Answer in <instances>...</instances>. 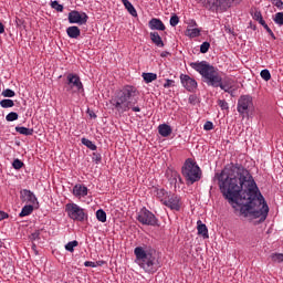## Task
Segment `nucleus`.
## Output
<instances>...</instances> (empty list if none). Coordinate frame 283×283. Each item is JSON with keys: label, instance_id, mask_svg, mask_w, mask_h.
I'll return each instance as SVG.
<instances>
[{"label": "nucleus", "instance_id": "obj_27", "mask_svg": "<svg viewBox=\"0 0 283 283\" xmlns=\"http://www.w3.org/2000/svg\"><path fill=\"white\" fill-rule=\"evenodd\" d=\"M82 145H84L85 147H87L88 149H91V151H96L97 147L96 144H94L92 140L83 137L81 139Z\"/></svg>", "mask_w": 283, "mask_h": 283}, {"label": "nucleus", "instance_id": "obj_37", "mask_svg": "<svg viewBox=\"0 0 283 283\" xmlns=\"http://www.w3.org/2000/svg\"><path fill=\"white\" fill-rule=\"evenodd\" d=\"M30 240H32V242L36 241V240H41V231L40 230H35L33 233L30 234Z\"/></svg>", "mask_w": 283, "mask_h": 283}, {"label": "nucleus", "instance_id": "obj_25", "mask_svg": "<svg viewBox=\"0 0 283 283\" xmlns=\"http://www.w3.org/2000/svg\"><path fill=\"white\" fill-rule=\"evenodd\" d=\"M142 78L145 83H154L158 78V75L156 73H143Z\"/></svg>", "mask_w": 283, "mask_h": 283}, {"label": "nucleus", "instance_id": "obj_30", "mask_svg": "<svg viewBox=\"0 0 283 283\" xmlns=\"http://www.w3.org/2000/svg\"><path fill=\"white\" fill-rule=\"evenodd\" d=\"M78 247V241H70L69 243L65 244V250L70 251V253H74V248Z\"/></svg>", "mask_w": 283, "mask_h": 283}, {"label": "nucleus", "instance_id": "obj_49", "mask_svg": "<svg viewBox=\"0 0 283 283\" xmlns=\"http://www.w3.org/2000/svg\"><path fill=\"white\" fill-rule=\"evenodd\" d=\"M178 179L181 180L180 175L178 172L172 174V182H178Z\"/></svg>", "mask_w": 283, "mask_h": 283}, {"label": "nucleus", "instance_id": "obj_12", "mask_svg": "<svg viewBox=\"0 0 283 283\" xmlns=\"http://www.w3.org/2000/svg\"><path fill=\"white\" fill-rule=\"evenodd\" d=\"M180 81H181L182 87H185L187 92H196V90H198V82L191 76L187 74H181Z\"/></svg>", "mask_w": 283, "mask_h": 283}, {"label": "nucleus", "instance_id": "obj_17", "mask_svg": "<svg viewBox=\"0 0 283 283\" xmlns=\"http://www.w3.org/2000/svg\"><path fill=\"white\" fill-rule=\"evenodd\" d=\"M88 189L86 186L84 185H81V184H76L74 187H73V196H75V198H85V196H87L88 193Z\"/></svg>", "mask_w": 283, "mask_h": 283}, {"label": "nucleus", "instance_id": "obj_28", "mask_svg": "<svg viewBox=\"0 0 283 283\" xmlns=\"http://www.w3.org/2000/svg\"><path fill=\"white\" fill-rule=\"evenodd\" d=\"M96 219L98 222H107V213L103 209L96 211Z\"/></svg>", "mask_w": 283, "mask_h": 283}, {"label": "nucleus", "instance_id": "obj_23", "mask_svg": "<svg viewBox=\"0 0 283 283\" xmlns=\"http://www.w3.org/2000/svg\"><path fill=\"white\" fill-rule=\"evenodd\" d=\"M122 3L126 8V10L129 12L132 17H138V12L136 11V8H134V4L129 2V0H122Z\"/></svg>", "mask_w": 283, "mask_h": 283}, {"label": "nucleus", "instance_id": "obj_50", "mask_svg": "<svg viewBox=\"0 0 283 283\" xmlns=\"http://www.w3.org/2000/svg\"><path fill=\"white\" fill-rule=\"evenodd\" d=\"M8 218V213L0 211V221L6 220Z\"/></svg>", "mask_w": 283, "mask_h": 283}, {"label": "nucleus", "instance_id": "obj_53", "mask_svg": "<svg viewBox=\"0 0 283 283\" xmlns=\"http://www.w3.org/2000/svg\"><path fill=\"white\" fill-rule=\"evenodd\" d=\"M193 101H196V96H190L189 97V103H193Z\"/></svg>", "mask_w": 283, "mask_h": 283}, {"label": "nucleus", "instance_id": "obj_48", "mask_svg": "<svg viewBox=\"0 0 283 283\" xmlns=\"http://www.w3.org/2000/svg\"><path fill=\"white\" fill-rule=\"evenodd\" d=\"M84 266H90L91 269H96V263L93 261H86Z\"/></svg>", "mask_w": 283, "mask_h": 283}, {"label": "nucleus", "instance_id": "obj_33", "mask_svg": "<svg viewBox=\"0 0 283 283\" xmlns=\"http://www.w3.org/2000/svg\"><path fill=\"white\" fill-rule=\"evenodd\" d=\"M2 96H4V98H14V96H17V93H14V91L10 88H7L2 91Z\"/></svg>", "mask_w": 283, "mask_h": 283}, {"label": "nucleus", "instance_id": "obj_5", "mask_svg": "<svg viewBox=\"0 0 283 283\" xmlns=\"http://www.w3.org/2000/svg\"><path fill=\"white\" fill-rule=\"evenodd\" d=\"M184 178L186 179L187 185H193L202 178V169L196 161L191 158L187 159L181 168Z\"/></svg>", "mask_w": 283, "mask_h": 283}, {"label": "nucleus", "instance_id": "obj_46", "mask_svg": "<svg viewBox=\"0 0 283 283\" xmlns=\"http://www.w3.org/2000/svg\"><path fill=\"white\" fill-rule=\"evenodd\" d=\"M263 28L264 30H266L272 39H275V33H273V30H271V28H269V24H265Z\"/></svg>", "mask_w": 283, "mask_h": 283}, {"label": "nucleus", "instance_id": "obj_41", "mask_svg": "<svg viewBox=\"0 0 283 283\" xmlns=\"http://www.w3.org/2000/svg\"><path fill=\"white\" fill-rule=\"evenodd\" d=\"M92 160H93V163H95L96 165H99V163H101V160H102L101 154H98V153H93Z\"/></svg>", "mask_w": 283, "mask_h": 283}, {"label": "nucleus", "instance_id": "obj_32", "mask_svg": "<svg viewBox=\"0 0 283 283\" xmlns=\"http://www.w3.org/2000/svg\"><path fill=\"white\" fill-rule=\"evenodd\" d=\"M273 21H274V23H276V25L282 27L283 25V12L275 13Z\"/></svg>", "mask_w": 283, "mask_h": 283}, {"label": "nucleus", "instance_id": "obj_2", "mask_svg": "<svg viewBox=\"0 0 283 283\" xmlns=\"http://www.w3.org/2000/svg\"><path fill=\"white\" fill-rule=\"evenodd\" d=\"M190 67L196 70V72H199L207 85H210L211 87H220V90H223V92L231 94V90H233V80L226 77L222 81L220 73H218L216 67L209 64L207 61L192 62L190 63Z\"/></svg>", "mask_w": 283, "mask_h": 283}, {"label": "nucleus", "instance_id": "obj_16", "mask_svg": "<svg viewBox=\"0 0 283 283\" xmlns=\"http://www.w3.org/2000/svg\"><path fill=\"white\" fill-rule=\"evenodd\" d=\"M242 0H214L212 2V8H219L220 10H227L231 8V3H240Z\"/></svg>", "mask_w": 283, "mask_h": 283}, {"label": "nucleus", "instance_id": "obj_44", "mask_svg": "<svg viewBox=\"0 0 283 283\" xmlns=\"http://www.w3.org/2000/svg\"><path fill=\"white\" fill-rule=\"evenodd\" d=\"M272 4L275 6L279 10H283V1L282 0H272Z\"/></svg>", "mask_w": 283, "mask_h": 283}, {"label": "nucleus", "instance_id": "obj_20", "mask_svg": "<svg viewBox=\"0 0 283 283\" xmlns=\"http://www.w3.org/2000/svg\"><path fill=\"white\" fill-rule=\"evenodd\" d=\"M156 197L158 198V200H160V202L163 205H165V201L167 200V198H169V195L171 193L170 191H167L163 188H157L155 190Z\"/></svg>", "mask_w": 283, "mask_h": 283}, {"label": "nucleus", "instance_id": "obj_52", "mask_svg": "<svg viewBox=\"0 0 283 283\" xmlns=\"http://www.w3.org/2000/svg\"><path fill=\"white\" fill-rule=\"evenodd\" d=\"M3 32H6V27L0 22V34H3Z\"/></svg>", "mask_w": 283, "mask_h": 283}, {"label": "nucleus", "instance_id": "obj_39", "mask_svg": "<svg viewBox=\"0 0 283 283\" xmlns=\"http://www.w3.org/2000/svg\"><path fill=\"white\" fill-rule=\"evenodd\" d=\"M12 167L13 169H21L23 167V161H21V159H14L12 163Z\"/></svg>", "mask_w": 283, "mask_h": 283}, {"label": "nucleus", "instance_id": "obj_7", "mask_svg": "<svg viewBox=\"0 0 283 283\" xmlns=\"http://www.w3.org/2000/svg\"><path fill=\"white\" fill-rule=\"evenodd\" d=\"M137 220L146 227H158V218L145 207L137 213Z\"/></svg>", "mask_w": 283, "mask_h": 283}, {"label": "nucleus", "instance_id": "obj_36", "mask_svg": "<svg viewBox=\"0 0 283 283\" xmlns=\"http://www.w3.org/2000/svg\"><path fill=\"white\" fill-rule=\"evenodd\" d=\"M211 48V44L209 42H203L200 45V52L201 54H207V52H209V49Z\"/></svg>", "mask_w": 283, "mask_h": 283}, {"label": "nucleus", "instance_id": "obj_19", "mask_svg": "<svg viewBox=\"0 0 283 283\" xmlns=\"http://www.w3.org/2000/svg\"><path fill=\"white\" fill-rule=\"evenodd\" d=\"M150 41L156 45L157 48H165V42H163V38L158 32H150Z\"/></svg>", "mask_w": 283, "mask_h": 283}, {"label": "nucleus", "instance_id": "obj_15", "mask_svg": "<svg viewBox=\"0 0 283 283\" xmlns=\"http://www.w3.org/2000/svg\"><path fill=\"white\" fill-rule=\"evenodd\" d=\"M20 198L23 202H30V205H35L38 200L34 192L28 189H23L20 191Z\"/></svg>", "mask_w": 283, "mask_h": 283}, {"label": "nucleus", "instance_id": "obj_31", "mask_svg": "<svg viewBox=\"0 0 283 283\" xmlns=\"http://www.w3.org/2000/svg\"><path fill=\"white\" fill-rule=\"evenodd\" d=\"M6 120L8 123H12L14 120H19V114L17 112H11L6 116Z\"/></svg>", "mask_w": 283, "mask_h": 283}, {"label": "nucleus", "instance_id": "obj_29", "mask_svg": "<svg viewBox=\"0 0 283 283\" xmlns=\"http://www.w3.org/2000/svg\"><path fill=\"white\" fill-rule=\"evenodd\" d=\"M0 106L3 107V109L14 107V101H12V99H1L0 101Z\"/></svg>", "mask_w": 283, "mask_h": 283}, {"label": "nucleus", "instance_id": "obj_9", "mask_svg": "<svg viewBox=\"0 0 283 283\" xmlns=\"http://www.w3.org/2000/svg\"><path fill=\"white\" fill-rule=\"evenodd\" d=\"M165 207H168L171 211H180L182 208V199H180V196L170 192L168 198L164 202Z\"/></svg>", "mask_w": 283, "mask_h": 283}, {"label": "nucleus", "instance_id": "obj_43", "mask_svg": "<svg viewBox=\"0 0 283 283\" xmlns=\"http://www.w3.org/2000/svg\"><path fill=\"white\" fill-rule=\"evenodd\" d=\"M205 132H211L213 129V122H206L203 125Z\"/></svg>", "mask_w": 283, "mask_h": 283}, {"label": "nucleus", "instance_id": "obj_55", "mask_svg": "<svg viewBox=\"0 0 283 283\" xmlns=\"http://www.w3.org/2000/svg\"><path fill=\"white\" fill-rule=\"evenodd\" d=\"M91 118H96V115L93 113V114H90Z\"/></svg>", "mask_w": 283, "mask_h": 283}, {"label": "nucleus", "instance_id": "obj_8", "mask_svg": "<svg viewBox=\"0 0 283 283\" xmlns=\"http://www.w3.org/2000/svg\"><path fill=\"white\" fill-rule=\"evenodd\" d=\"M66 85V91L71 92V94H78L84 92L83 82H81V77L77 74H67Z\"/></svg>", "mask_w": 283, "mask_h": 283}, {"label": "nucleus", "instance_id": "obj_54", "mask_svg": "<svg viewBox=\"0 0 283 283\" xmlns=\"http://www.w3.org/2000/svg\"><path fill=\"white\" fill-rule=\"evenodd\" d=\"M167 54H169V52H163V53L160 54V56H161V57H165V56H167Z\"/></svg>", "mask_w": 283, "mask_h": 283}, {"label": "nucleus", "instance_id": "obj_45", "mask_svg": "<svg viewBox=\"0 0 283 283\" xmlns=\"http://www.w3.org/2000/svg\"><path fill=\"white\" fill-rule=\"evenodd\" d=\"M176 82L174 81V80H166V83L164 84V87L166 88V90H169V87H174V84H175Z\"/></svg>", "mask_w": 283, "mask_h": 283}, {"label": "nucleus", "instance_id": "obj_42", "mask_svg": "<svg viewBox=\"0 0 283 283\" xmlns=\"http://www.w3.org/2000/svg\"><path fill=\"white\" fill-rule=\"evenodd\" d=\"M218 105L221 109H229V103H227L224 99H219Z\"/></svg>", "mask_w": 283, "mask_h": 283}, {"label": "nucleus", "instance_id": "obj_56", "mask_svg": "<svg viewBox=\"0 0 283 283\" xmlns=\"http://www.w3.org/2000/svg\"><path fill=\"white\" fill-rule=\"evenodd\" d=\"M3 248V242L0 240V249Z\"/></svg>", "mask_w": 283, "mask_h": 283}, {"label": "nucleus", "instance_id": "obj_3", "mask_svg": "<svg viewBox=\"0 0 283 283\" xmlns=\"http://www.w3.org/2000/svg\"><path fill=\"white\" fill-rule=\"evenodd\" d=\"M138 96V88L127 85L111 99V105H113L118 114H125V112H129V109H132V112H140V108L136 106Z\"/></svg>", "mask_w": 283, "mask_h": 283}, {"label": "nucleus", "instance_id": "obj_51", "mask_svg": "<svg viewBox=\"0 0 283 283\" xmlns=\"http://www.w3.org/2000/svg\"><path fill=\"white\" fill-rule=\"evenodd\" d=\"M260 25H262L263 28L266 25V21H264V18H261L259 21Z\"/></svg>", "mask_w": 283, "mask_h": 283}, {"label": "nucleus", "instance_id": "obj_35", "mask_svg": "<svg viewBox=\"0 0 283 283\" xmlns=\"http://www.w3.org/2000/svg\"><path fill=\"white\" fill-rule=\"evenodd\" d=\"M261 78H263V81H271V72L268 69L262 70Z\"/></svg>", "mask_w": 283, "mask_h": 283}, {"label": "nucleus", "instance_id": "obj_34", "mask_svg": "<svg viewBox=\"0 0 283 283\" xmlns=\"http://www.w3.org/2000/svg\"><path fill=\"white\" fill-rule=\"evenodd\" d=\"M51 8H53V10H56V12H63V4H60L56 0L51 2Z\"/></svg>", "mask_w": 283, "mask_h": 283}, {"label": "nucleus", "instance_id": "obj_18", "mask_svg": "<svg viewBox=\"0 0 283 283\" xmlns=\"http://www.w3.org/2000/svg\"><path fill=\"white\" fill-rule=\"evenodd\" d=\"M197 231L198 235H202L205 240L209 238V229L207 228V224L202 223V220L197 221Z\"/></svg>", "mask_w": 283, "mask_h": 283}, {"label": "nucleus", "instance_id": "obj_40", "mask_svg": "<svg viewBox=\"0 0 283 283\" xmlns=\"http://www.w3.org/2000/svg\"><path fill=\"white\" fill-rule=\"evenodd\" d=\"M273 262H283V253H274L272 254Z\"/></svg>", "mask_w": 283, "mask_h": 283}, {"label": "nucleus", "instance_id": "obj_14", "mask_svg": "<svg viewBox=\"0 0 283 283\" xmlns=\"http://www.w3.org/2000/svg\"><path fill=\"white\" fill-rule=\"evenodd\" d=\"M149 30H157L159 32H165L167 30V27H165V23L163 20L158 18H153L148 22Z\"/></svg>", "mask_w": 283, "mask_h": 283}, {"label": "nucleus", "instance_id": "obj_26", "mask_svg": "<svg viewBox=\"0 0 283 283\" xmlns=\"http://www.w3.org/2000/svg\"><path fill=\"white\" fill-rule=\"evenodd\" d=\"M32 211H34V206L27 205L22 208L19 216H20V218H25V216H30L32 213Z\"/></svg>", "mask_w": 283, "mask_h": 283}, {"label": "nucleus", "instance_id": "obj_24", "mask_svg": "<svg viewBox=\"0 0 283 283\" xmlns=\"http://www.w3.org/2000/svg\"><path fill=\"white\" fill-rule=\"evenodd\" d=\"M15 132L22 136H32L34 134V128H28L24 126H17Z\"/></svg>", "mask_w": 283, "mask_h": 283}, {"label": "nucleus", "instance_id": "obj_57", "mask_svg": "<svg viewBox=\"0 0 283 283\" xmlns=\"http://www.w3.org/2000/svg\"><path fill=\"white\" fill-rule=\"evenodd\" d=\"M32 249H36V244L33 243V244H32Z\"/></svg>", "mask_w": 283, "mask_h": 283}, {"label": "nucleus", "instance_id": "obj_1", "mask_svg": "<svg viewBox=\"0 0 283 283\" xmlns=\"http://www.w3.org/2000/svg\"><path fill=\"white\" fill-rule=\"evenodd\" d=\"M219 189L229 205L244 218H260L264 222L269 216V205L260 193L251 172L241 164H228L216 174Z\"/></svg>", "mask_w": 283, "mask_h": 283}, {"label": "nucleus", "instance_id": "obj_38", "mask_svg": "<svg viewBox=\"0 0 283 283\" xmlns=\"http://www.w3.org/2000/svg\"><path fill=\"white\" fill-rule=\"evenodd\" d=\"M178 23H180V18H178L176 14L171 15L170 25L172 28H176V25H178Z\"/></svg>", "mask_w": 283, "mask_h": 283}, {"label": "nucleus", "instance_id": "obj_47", "mask_svg": "<svg viewBox=\"0 0 283 283\" xmlns=\"http://www.w3.org/2000/svg\"><path fill=\"white\" fill-rule=\"evenodd\" d=\"M252 17L254 21H259L262 18V12L255 11Z\"/></svg>", "mask_w": 283, "mask_h": 283}, {"label": "nucleus", "instance_id": "obj_10", "mask_svg": "<svg viewBox=\"0 0 283 283\" xmlns=\"http://www.w3.org/2000/svg\"><path fill=\"white\" fill-rule=\"evenodd\" d=\"M250 107H253V97L251 95H241L237 106L239 114H247Z\"/></svg>", "mask_w": 283, "mask_h": 283}, {"label": "nucleus", "instance_id": "obj_22", "mask_svg": "<svg viewBox=\"0 0 283 283\" xmlns=\"http://www.w3.org/2000/svg\"><path fill=\"white\" fill-rule=\"evenodd\" d=\"M171 126L167 124H161L158 126V133L163 136V138H167L168 136H171Z\"/></svg>", "mask_w": 283, "mask_h": 283}, {"label": "nucleus", "instance_id": "obj_4", "mask_svg": "<svg viewBox=\"0 0 283 283\" xmlns=\"http://www.w3.org/2000/svg\"><path fill=\"white\" fill-rule=\"evenodd\" d=\"M136 264L145 271V273H156L160 269V262L153 251H147L143 247H137L134 250Z\"/></svg>", "mask_w": 283, "mask_h": 283}, {"label": "nucleus", "instance_id": "obj_13", "mask_svg": "<svg viewBox=\"0 0 283 283\" xmlns=\"http://www.w3.org/2000/svg\"><path fill=\"white\" fill-rule=\"evenodd\" d=\"M198 23L195 20H191L189 27L186 30V36L189 39H196L200 36V32H202L201 29L196 28Z\"/></svg>", "mask_w": 283, "mask_h": 283}, {"label": "nucleus", "instance_id": "obj_6", "mask_svg": "<svg viewBox=\"0 0 283 283\" xmlns=\"http://www.w3.org/2000/svg\"><path fill=\"white\" fill-rule=\"evenodd\" d=\"M65 212L67 213V217L75 222H85V220H87L85 209L76 203H66Z\"/></svg>", "mask_w": 283, "mask_h": 283}, {"label": "nucleus", "instance_id": "obj_21", "mask_svg": "<svg viewBox=\"0 0 283 283\" xmlns=\"http://www.w3.org/2000/svg\"><path fill=\"white\" fill-rule=\"evenodd\" d=\"M66 34L70 39H78V36H81V29L76 25L69 27L66 29Z\"/></svg>", "mask_w": 283, "mask_h": 283}, {"label": "nucleus", "instance_id": "obj_11", "mask_svg": "<svg viewBox=\"0 0 283 283\" xmlns=\"http://www.w3.org/2000/svg\"><path fill=\"white\" fill-rule=\"evenodd\" d=\"M87 13L85 12H78L76 10H73L69 13V23H77V25H85L87 23Z\"/></svg>", "mask_w": 283, "mask_h": 283}]
</instances>
